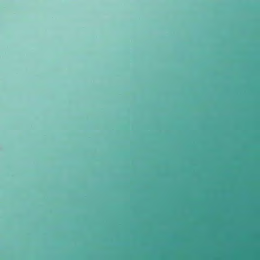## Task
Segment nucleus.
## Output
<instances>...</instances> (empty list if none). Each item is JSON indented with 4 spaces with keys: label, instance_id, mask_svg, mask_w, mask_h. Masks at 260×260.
<instances>
[{
    "label": "nucleus",
    "instance_id": "1",
    "mask_svg": "<svg viewBox=\"0 0 260 260\" xmlns=\"http://www.w3.org/2000/svg\"><path fill=\"white\" fill-rule=\"evenodd\" d=\"M208 151L209 152L210 151V147H209V148H208Z\"/></svg>",
    "mask_w": 260,
    "mask_h": 260
}]
</instances>
